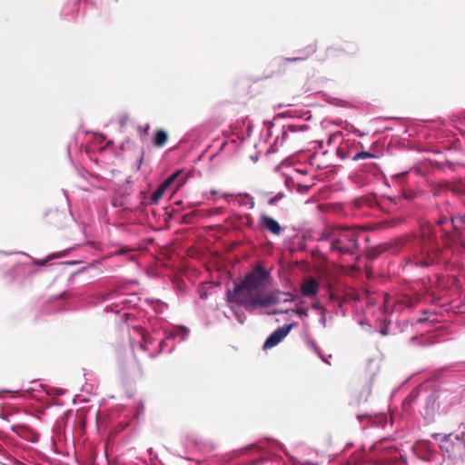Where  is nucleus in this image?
<instances>
[{
	"label": "nucleus",
	"instance_id": "f257e3e1",
	"mask_svg": "<svg viewBox=\"0 0 465 465\" xmlns=\"http://www.w3.org/2000/svg\"><path fill=\"white\" fill-rule=\"evenodd\" d=\"M270 280V273L262 265H257L235 285L233 291L227 292L228 302L242 305L252 312L258 308H268L281 302L293 301V296L290 292H282L279 290L266 292Z\"/></svg>",
	"mask_w": 465,
	"mask_h": 465
},
{
	"label": "nucleus",
	"instance_id": "f03ea898",
	"mask_svg": "<svg viewBox=\"0 0 465 465\" xmlns=\"http://www.w3.org/2000/svg\"><path fill=\"white\" fill-rule=\"evenodd\" d=\"M361 233V231L357 228L331 226L327 227L321 233L318 240L328 242L331 252L341 255H353L359 251V238Z\"/></svg>",
	"mask_w": 465,
	"mask_h": 465
},
{
	"label": "nucleus",
	"instance_id": "7ed1b4c3",
	"mask_svg": "<svg viewBox=\"0 0 465 465\" xmlns=\"http://www.w3.org/2000/svg\"><path fill=\"white\" fill-rule=\"evenodd\" d=\"M440 255L436 231L430 225L421 227L419 250L412 255V262L416 265L430 266L434 264Z\"/></svg>",
	"mask_w": 465,
	"mask_h": 465
},
{
	"label": "nucleus",
	"instance_id": "20e7f679",
	"mask_svg": "<svg viewBox=\"0 0 465 465\" xmlns=\"http://www.w3.org/2000/svg\"><path fill=\"white\" fill-rule=\"evenodd\" d=\"M370 454H371L380 465L382 464H396L400 460L402 462L407 461V458L403 454H400V458L396 456L398 452V449L390 444L387 439H381L376 441L369 450Z\"/></svg>",
	"mask_w": 465,
	"mask_h": 465
},
{
	"label": "nucleus",
	"instance_id": "39448f33",
	"mask_svg": "<svg viewBox=\"0 0 465 465\" xmlns=\"http://www.w3.org/2000/svg\"><path fill=\"white\" fill-rule=\"evenodd\" d=\"M358 51V47L351 42H344L341 45L329 46L326 50V57L334 62L345 60L353 56Z\"/></svg>",
	"mask_w": 465,
	"mask_h": 465
},
{
	"label": "nucleus",
	"instance_id": "423d86ee",
	"mask_svg": "<svg viewBox=\"0 0 465 465\" xmlns=\"http://www.w3.org/2000/svg\"><path fill=\"white\" fill-rule=\"evenodd\" d=\"M414 306L413 300L408 295H400L391 297L388 294L384 297L383 308L385 312L396 310H402L404 308H412Z\"/></svg>",
	"mask_w": 465,
	"mask_h": 465
},
{
	"label": "nucleus",
	"instance_id": "0eeeda50",
	"mask_svg": "<svg viewBox=\"0 0 465 465\" xmlns=\"http://www.w3.org/2000/svg\"><path fill=\"white\" fill-rule=\"evenodd\" d=\"M308 129H309V126L307 124H300V125L289 124V125H287V127L284 129V131L282 132V143L284 141L294 142V141L305 140L306 137H305L304 134L308 131Z\"/></svg>",
	"mask_w": 465,
	"mask_h": 465
},
{
	"label": "nucleus",
	"instance_id": "6e6552de",
	"mask_svg": "<svg viewBox=\"0 0 465 465\" xmlns=\"http://www.w3.org/2000/svg\"><path fill=\"white\" fill-rule=\"evenodd\" d=\"M462 445L463 441L460 436L457 435L452 439V435L449 434L442 439L440 447L442 451L449 455V457H454L457 455L458 450H460Z\"/></svg>",
	"mask_w": 465,
	"mask_h": 465
},
{
	"label": "nucleus",
	"instance_id": "1a4fd4ad",
	"mask_svg": "<svg viewBox=\"0 0 465 465\" xmlns=\"http://www.w3.org/2000/svg\"><path fill=\"white\" fill-rule=\"evenodd\" d=\"M292 328V324L283 325L282 327L277 328L265 341L263 344V349H271L276 346L278 343L282 341L283 338H285Z\"/></svg>",
	"mask_w": 465,
	"mask_h": 465
},
{
	"label": "nucleus",
	"instance_id": "9d476101",
	"mask_svg": "<svg viewBox=\"0 0 465 465\" xmlns=\"http://www.w3.org/2000/svg\"><path fill=\"white\" fill-rule=\"evenodd\" d=\"M450 221L452 225V231L447 232L445 229H442L441 238L444 246L451 247L453 245V242H456L458 241H460V242H462V244L465 245V242H462L460 239V232L458 230L457 225L455 223L456 221L454 220L453 217H450Z\"/></svg>",
	"mask_w": 465,
	"mask_h": 465
},
{
	"label": "nucleus",
	"instance_id": "9b49d317",
	"mask_svg": "<svg viewBox=\"0 0 465 465\" xmlns=\"http://www.w3.org/2000/svg\"><path fill=\"white\" fill-rule=\"evenodd\" d=\"M320 289L319 282L313 277H307L301 285V292L304 297L316 296Z\"/></svg>",
	"mask_w": 465,
	"mask_h": 465
},
{
	"label": "nucleus",
	"instance_id": "f8f14e48",
	"mask_svg": "<svg viewBox=\"0 0 465 465\" xmlns=\"http://www.w3.org/2000/svg\"><path fill=\"white\" fill-rule=\"evenodd\" d=\"M12 430L21 438L32 442L37 441L39 438V434L25 424L14 425L12 426Z\"/></svg>",
	"mask_w": 465,
	"mask_h": 465
},
{
	"label": "nucleus",
	"instance_id": "ddd939ff",
	"mask_svg": "<svg viewBox=\"0 0 465 465\" xmlns=\"http://www.w3.org/2000/svg\"><path fill=\"white\" fill-rule=\"evenodd\" d=\"M260 225L274 235H280L282 231L279 223L266 214L261 215Z\"/></svg>",
	"mask_w": 465,
	"mask_h": 465
},
{
	"label": "nucleus",
	"instance_id": "4468645a",
	"mask_svg": "<svg viewBox=\"0 0 465 465\" xmlns=\"http://www.w3.org/2000/svg\"><path fill=\"white\" fill-rule=\"evenodd\" d=\"M168 141V134L163 130H157L153 138V145L155 147H163Z\"/></svg>",
	"mask_w": 465,
	"mask_h": 465
},
{
	"label": "nucleus",
	"instance_id": "2eb2a0df",
	"mask_svg": "<svg viewBox=\"0 0 465 465\" xmlns=\"http://www.w3.org/2000/svg\"><path fill=\"white\" fill-rule=\"evenodd\" d=\"M316 52V45H311L307 47L306 54L303 56H298V57H288L285 58V62H297V61H303L307 59L310 55L313 54Z\"/></svg>",
	"mask_w": 465,
	"mask_h": 465
},
{
	"label": "nucleus",
	"instance_id": "dca6fc26",
	"mask_svg": "<svg viewBox=\"0 0 465 465\" xmlns=\"http://www.w3.org/2000/svg\"><path fill=\"white\" fill-rule=\"evenodd\" d=\"M403 222H404V219L401 217H399V218H393V219H391L388 221H384L382 223L387 228H392V227L398 226L399 224H401Z\"/></svg>",
	"mask_w": 465,
	"mask_h": 465
},
{
	"label": "nucleus",
	"instance_id": "f3484780",
	"mask_svg": "<svg viewBox=\"0 0 465 465\" xmlns=\"http://www.w3.org/2000/svg\"><path fill=\"white\" fill-rule=\"evenodd\" d=\"M375 155L371 153H369V152H365V151H361V152H359L357 153L353 157H352V160L353 161H358V160H362V159H367V158H374Z\"/></svg>",
	"mask_w": 465,
	"mask_h": 465
},
{
	"label": "nucleus",
	"instance_id": "a211bd4d",
	"mask_svg": "<svg viewBox=\"0 0 465 465\" xmlns=\"http://www.w3.org/2000/svg\"><path fill=\"white\" fill-rule=\"evenodd\" d=\"M164 193H165V192L163 191V188L158 187V188L156 189V191H155V192L153 193V200L154 202H157L159 199H161V198L163 196Z\"/></svg>",
	"mask_w": 465,
	"mask_h": 465
},
{
	"label": "nucleus",
	"instance_id": "6ab92c4d",
	"mask_svg": "<svg viewBox=\"0 0 465 465\" xmlns=\"http://www.w3.org/2000/svg\"><path fill=\"white\" fill-rule=\"evenodd\" d=\"M181 173V171H177L175 172L174 173H173L172 175H170L165 181L164 183L170 186L176 179L177 177L180 175Z\"/></svg>",
	"mask_w": 465,
	"mask_h": 465
},
{
	"label": "nucleus",
	"instance_id": "aec40b11",
	"mask_svg": "<svg viewBox=\"0 0 465 465\" xmlns=\"http://www.w3.org/2000/svg\"><path fill=\"white\" fill-rule=\"evenodd\" d=\"M149 129H150L149 124H146L144 126L138 127V131L140 133V136L142 139L148 134Z\"/></svg>",
	"mask_w": 465,
	"mask_h": 465
},
{
	"label": "nucleus",
	"instance_id": "412c9836",
	"mask_svg": "<svg viewBox=\"0 0 465 465\" xmlns=\"http://www.w3.org/2000/svg\"><path fill=\"white\" fill-rule=\"evenodd\" d=\"M377 249H379V252H376L375 250H373L372 252H370L369 256L371 259L378 257L379 253L385 252L388 248L381 245V246L377 247Z\"/></svg>",
	"mask_w": 465,
	"mask_h": 465
},
{
	"label": "nucleus",
	"instance_id": "4be33fe9",
	"mask_svg": "<svg viewBox=\"0 0 465 465\" xmlns=\"http://www.w3.org/2000/svg\"><path fill=\"white\" fill-rule=\"evenodd\" d=\"M132 249L128 246H124L114 252V255H124L128 253Z\"/></svg>",
	"mask_w": 465,
	"mask_h": 465
},
{
	"label": "nucleus",
	"instance_id": "5701e85b",
	"mask_svg": "<svg viewBox=\"0 0 465 465\" xmlns=\"http://www.w3.org/2000/svg\"><path fill=\"white\" fill-rule=\"evenodd\" d=\"M448 221V218L446 217H440L439 218V220L437 221V224L440 225V226H442L445 223H447Z\"/></svg>",
	"mask_w": 465,
	"mask_h": 465
},
{
	"label": "nucleus",
	"instance_id": "b1692460",
	"mask_svg": "<svg viewBox=\"0 0 465 465\" xmlns=\"http://www.w3.org/2000/svg\"><path fill=\"white\" fill-rule=\"evenodd\" d=\"M280 198H281V197H278V196H276V197H272V198H271V199L269 200L268 203H269L270 205H273V204L276 203V201H277L278 199H280Z\"/></svg>",
	"mask_w": 465,
	"mask_h": 465
},
{
	"label": "nucleus",
	"instance_id": "393cba45",
	"mask_svg": "<svg viewBox=\"0 0 465 465\" xmlns=\"http://www.w3.org/2000/svg\"><path fill=\"white\" fill-rule=\"evenodd\" d=\"M143 160V153H142V155L140 156V158L138 160V167H137L138 169H140Z\"/></svg>",
	"mask_w": 465,
	"mask_h": 465
},
{
	"label": "nucleus",
	"instance_id": "a878e982",
	"mask_svg": "<svg viewBox=\"0 0 465 465\" xmlns=\"http://www.w3.org/2000/svg\"><path fill=\"white\" fill-rule=\"evenodd\" d=\"M457 221L460 222V223L464 224L465 223V216H460Z\"/></svg>",
	"mask_w": 465,
	"mask_h": 465
},
{
	"label": "nucleus",
	"instance_id": "bb28decb",
	"mask_svg": "<svg viewBox=\"0 0 465 465\" xmlns=\"http://www.w3.org/2000/svg\"><path fill=\"white\" fill-rule=\"evenodd\" d=\"M159 187L163 188V191L165 192L169 186L163 182Z\"/></svg>",
	"mask_w": 465,
	"mask_h": 465
},
{
	"label": "nucleus",
	"instance_id": "cd10ccee",
	"mask_svg": "<svg viewBox=\"0 0 465 465\" xmlns=\"http://www.w3.org/2000/svg\"><path fill=\"white\" fill-rule=\"evenodd\" d=\"M401 244H402V243H401V242H399L397 243V246L401 245ZM399 252V248H398V247H396L395 249H393V250L391 251V252Z\"/></svg>",
	"mask_w": 465,
	"mask_h": 465
},
{
	"label": "nucleus",
	"instance_id": "c85d7f7f",
	"mask_svg": "<svg viewBox=\"0 0 465 465\" xmlns=\"http://www.w3.org/2000/svg\"><path fill=\"white\" fill-rule=\"evenodd\" d=\"M302 465H316V464H315V463H313V462H312V461L307 460V461H304V462L302 463Z\"/></svg>",
	"mask_w": 465,
	"mask_h": 465
},
{
	"label": "nucleus",
	"instance_id": "c756f323",
	"mask_svg": "<svg viewBox=\"0 0 465 465\" xmlns=\"http://www.w3.org/2000/svg\"><path fill=\"white\" fill-rule=\"evenodd\" d=\"M313 307H314V308H320V306L318 305V303L313 304Z\"/></svg>",
	"mask_w": 465,
	"mask_h": 465
},
{
	"label": "nucleus",
	"instance_id": "7c9ffc66",
	"mask_svg": "<svg viewBox=\"0 0 465 465\" xmlns=\"http://www.w3.org/2000/svg\"><path fill=\"white\" fill-rule=\"evenodd\" d=\"M134 259V256L133 255H130L129 256V260H133Z\"/></svg>",
	"mask_w": 465,
	"mask_h": 465
}]
</instances>
